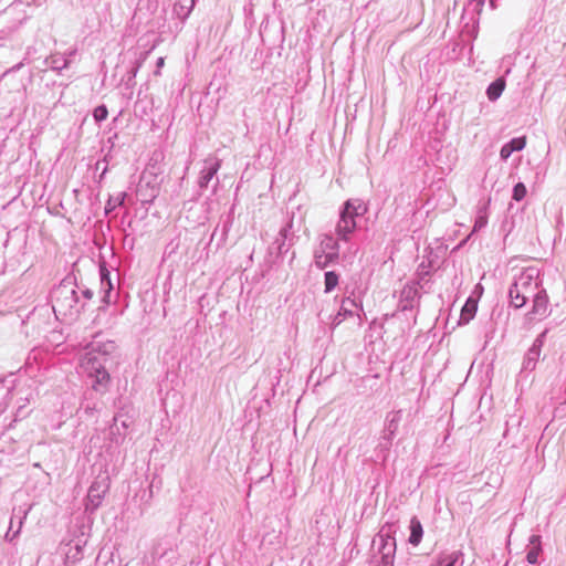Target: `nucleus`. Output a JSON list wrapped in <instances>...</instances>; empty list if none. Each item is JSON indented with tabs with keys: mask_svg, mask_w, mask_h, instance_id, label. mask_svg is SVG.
<instances>
[{
	"mask_svg": "<svg viewBox=\"0 0 566 566\" xmlns=\"http://www.w3.org/2000/svg\"><path fill=\"white\" fill-rule=\"evenodd\" d=\"M358 214L357 208L352 201L345 203L344 210L340 213V219L337 223L336 233L338 238L347 241L349 235L356 229L355 217Z\"/></svg>",
	"mask_w": 566,
	"mask_h": 566,
	"instance_id": "f257e3e1",
	"label": "nucleus"
},
{
	"mask_svg": "<svg viewBox=\"0 0 566 566\" xmlns=\"http://www.w3.org/2000/svg\"><path fill=\"white\" fill-rule=\"evenodd\" d=\"M548 296L544 291L538 292L533 300L532 311L526 315L528 323L543 318L547 313Z\"/></svg>",
	"mask_w": 566,
	"mask_h": 566,
	"instance_id": "f03ea898",
	"label": "nucleus"
},
{
	"mask_svg": "<svg viewBox=\"0 0 566 566\" xmlns=\"http://www.w3.org/2000/svg\"><path fill=\"white\" fill-rule=\"evenodd\" d=\"M478 310V300L469 297L461 310L459 324H468L475 315Z\"/></svg>",
	"mask_w": 566,
	"mask_h": 566,
	"instance_id": "7ed1b4c3",
	"label": "nucleus"
},
{
	"mask_svg": "<svg viewBox=\"0 0 566 566\" xmlns=\"http://www.w3.org/2000/svg\"><path fill=\"white\" fill-rule=\"evenodd\" d=\"M423 528L421 522L417 517L410 520V536L409 543L413 546H418L422 539Z\"/></svg>",
	"mask_w": 566,
	"mask_h": 566,
	"instance_id": "20e7f679",
	"label": "nucleus"
},
{
	"mask_svg": "<svg viewBox=\"0 0 566 566\" xmlns=\"http://www.w3.org/2000/svg\"><path fill=\"white\" fill-rule=\"evenodd\" d=\"M510 297L512 305L516 308L522 307L527 300L524 290L517 283L510 289Z\"/></svg>",
	"mask_w": 566,
	"mask_h": 566,
	"instance_id": "39448f33",
	"label": "nucleus"
},
{
	"mask_svg": "<svg viewBox=\"0 0 566 566\" xmlns=\"http://www.w3.org/2000/svg\"><path fill=\"white\" fill-rule=\"evenodd\" d=\"M505 88V81L503 78H497L494 81L486 91L488 97L490 101L497 99Z\"/></svg>",
	"mask_w": 566,
	"mask_h": 566,
	"instance_id": "423d86ee",
	"label": "nucleus"
},
{
	"mask_svg": "<svg viewBox=\"0 0 566 566\" xmlns=\"http://www.w3.org/2000/svg\"><path fill=\"white\" fill-rule=\"evenodd\" d=\"M338 284V275L335 272L325 273V289L326 292L332 291Z\"/></svg>",
	"mask_w": 566,
	"mask_h": 566,
	"instance_id": "0eeeda50",
	"label": "nucleus"
},
{
	"mask_svg": "<svg viewBox=\"0 0 566 566\" xmlns=\"http://www.w3.org/2000/svg\"><path fill=\"white\" fill-rule=\"evenodd\" d=\"M527 193V190H526V187L523 182H518L514 186V189H513V199L515 201H521L522 199L525 198Z\"/></svg>",
	"mask_w": 566,
	"mask_h": 566,
	"instance_id": "6e6552de",
	"label": "nucleus"
},
{
	"mask_svg": "<svg viewBox=\"0 0 566 566\" xmlns=\"http://www.w3.org/2000/svg\"><path fill=\"white\" fill-rule=\"evenodd\" d=\"M93 115H94V118L96 122H101V120L106 119V117L108 115V111H107L106 106L101 105L94 109Z\"/></svg>",
	"mask_w": 566,
	"mask_h": 566,
	"instance_id": "1a4fd4ad",
	"label": "nucleus"
},
{
	"mask_svg": "<svg viewBox=\"0 0 566 566\" xmlns=\"http://www.w3.org/2000/svg\"><path fill=\"white\" fill-rule=\"evenodd\" d=\"M525 144H526L525 137L514 138L509 143V145L513 151L522 150L525 147Z\"/></svg>",
	"mask_w": 566,
	"mask_h": 566,
	"instance_id": "9d476101",
	"label": "nucleus"
},
{
	"mask_svg": "<svg viewBox=\"0 0 566 566\" xmlns=\"http://www.w3.org/2000/svg\"><path fill=\"white\" fill-rule=\"evenodd\" d=\"M96 380L99 385L107 384L109 381V375L105 369L96 368Z\"/></svg>",
	"mask_w": 566,
	"mask_h": 566,
	"instance_id": "9b49d317",
	"label": "nucleus"
},
{
	"mask_svg": "<svg viewBox=\"0 0 566 566\" xmlns=\"http://www.w3.org/2000/svg\"><path fill=\"white\" fill-rule=\"evenodd\" d=\"M460 553L455 552L448 556H446L441 563L444 564V566H454L457 560L459 559Z\"/></svg>",
	"mask_w": 566,
	"mask_h": 566,
	"instance_id": "f8f14e48",
	"label": "nucleus"
},
{
	"mask_svg": "<svg viewBox=\"0 0 566 566\" xmlns=\"http://www.w3.org/2000/svg\"><path fill=\"white\" fill-rule=\"evenodd\" d=\"M538 553H539V547L538 546L534 547L533 549H531L527 553V556H526L528 563L535 564L537 562Z\"/></svg>",
	"mask_w": 566,
	"mask_h": 566,
	"instance_id": "ddd939ff",
	"label": "nucleus"
},
{
	"mask_svg": "<svg viewBox=\"0 0 566 566\" xmlns=\"http://www.w3.org/2000/svg\"><path fill=\"white\" fill-rule=\"evenodd\" d=\"M513 153V150L511 149L509 143L505 144L502 148H501V151H500V155L503 159H507L511 154Z\"/></svg>",
	"mask_w": 566,
	"mask_h": 566,
	"instance_id": "4468645a",
	"label": "nucleus"
},
{
	"mask_svg": "<svg viewBox=\"0 0 566 566\" xmlns=\"http://www.w3.org/2000/svg\"><path fill=\"white\" fill-rule=\"evenodd\" d=\"M109 486V478L105 476L102 481V492L105 493Z\"/></svg>",
	"mask_w": 566,
	"mask_h": 566,
	"instance_id": "2eb2a0df",
	"label": "nucleus"
},
{
	"mask_svg": "<svg viewBox=\"0 0 566 566\" xmlns=\"http://www.w3.org/2000/svg\"><path fill=\"white\" fill-rule=\"evenodd\" d=\"M219 167H220V164H219V163H217L216 167L210 171L209 177H212V176L217 172V170L219 169Z\"/></svg>",
	"mask_w": 566,
	"mask_h": 566,
	"instance_id": "dca6fc26",
	"label": "nucleus"
},
{
	"mask_svg": "<svg viewBox=\"0 0 566 566\" xmlns=\"http://www.w3.org/2000/svg\"><path fill=\"white\" fill-rule=\"evenodd\" d=\"M531 543H532V544L539 545V536H533V537L531 538Z\"/></svg>",
	"mask_w": 566,
	"mask_h": 566,
	"instance_id": "f3484780",
	"label": "nucleus"
},
{
	"mask_svg": "<svg viewBox=\"0 0 566 566\" xmlns=\"http://www.w3.org/2000/svg\"><path fill=\"white\" fill-rule=\"evenodd\" d=\"M95 491H97V488L95 485H92L90 489V495H94Z\"/></svg>",
	"mask_w": 566,
	"mask_h": 566,
	"instance_id": "a211bd4d",
	"label": "nucleus"
},
{
	"mask_svg": "<svg viewBox=\"0 0 566 566\" xmlns=\"http://www.w3.org/2000/svg\"><path fill=\"white\" fill-rule=\"evenodd\" d=\"M157 65H158L159 67L164 65V59H163V57H160V59L158 60Z\"/></svg>",
	"mask_w": 566,
	"mask_h": 566,
	"instance_id": "6ab92c4d",
	"label": "nucleus"
},
{
	"mask_svg": "<svg viewBox=\"0 0 566 566\" xmlns=\"http://www.w3.org/2000/svg\"><path fill=\"white\" fill-rule=\"evenodd\" d=\"M84 294H85L86 297H91L92 296L90 291H85Z\"/></svg>",
	"mask_w": 566,
	"mask_h": 566,
	"instance_id": "aec40b11",
	"label": "nucleus"
},
{
	"mask_svg": "<svg viewBox=\"0 0 566 566\" xmlns=\"http://www.w3.org/2000/svg\"><path fill=\"white\" fill-rule=\"evenodd\" d=\"M478 289L480 290V291H479V295H480V294L482 293V291H483V287L478 286Z\"/></svg>",
	"mask_w": 566,
	"mask_h": 566,
	"instance_id": "412c9836",
	"label": "nucleus"
},
{
	"mask_svg": "<svg viewBox=\"0 0 566 566\" xmlns=\"http://www.w3.org/2000/svg\"><path fill=\"white\" fill-rule=\"evenodd\" d=\"M94 485H95V486H96V485H98V489H99V488H102V483H101V484H98V482H95V484H94Z\"/></svg>",
	"mask_w": 566,
	"mask_h": 566,
	"instance_id": "4be33fe9",
	"label": "nucleus"
}]
</instances>
